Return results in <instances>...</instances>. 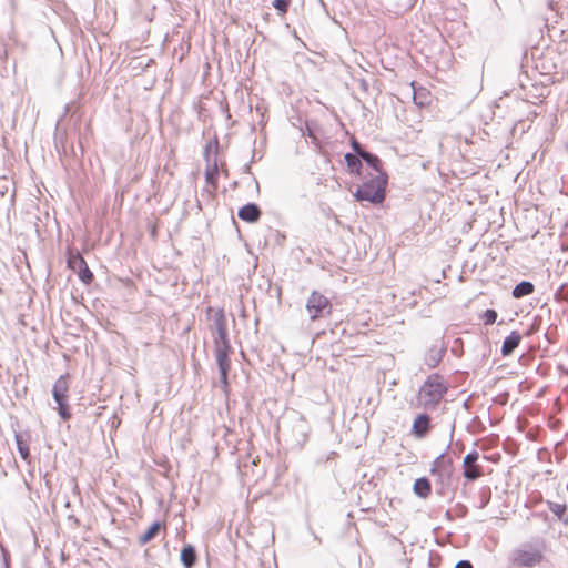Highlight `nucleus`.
Listing matches in <instances>:
<instances>
[{
    "label": "nucleus",
    "instance_id": "f257e3e1",
    "mask_svg": "<svg viewBox=\"0 0 568 568\" xmlns=\"http://www.w3.org/2000/svg\"><path fill=\"white\" fill-rule=\"evenodd\" d=\"M206 313L213 314V321L217 333V336L214 338L215 357L221 373V382L225 387H227V373L231 368V361L229 356L232 347L227 334L225 313L223 308L215 310L211 306L207 307Z\"/></svg>",
    "mask_w": 568,
    "mask_h": 568
},
{
    "label": "nucleus",
    "instance_id": "f03ea898",
    "mask_svg": "<svg viewBox=\"0 0 568 568\" xmlns=\"http://www.w3.org/2000/svg\"><path fill=\"white\" fill-rule=\"evenodd\" d=\"M545 560L544 544H521L508 556V565L511 568H537L540 567Z\"/></svg>",
    "mask_w": 568,
    "mask_h": 568
},
{
    "label": "nucleus",
    "instance_id": "7ed1b4c3",
    "mask_svg": "<svg viewBox=\"0 0 568 568\" xmlns=\"http://www.w3.org/2000/svg\"><path fill=\"white\" fill-rule=\"evenodd\" d=\"M388 184L387 173H379L366 180L354 193L357 201L369 202L372 204H381L386 197V187Z\"/></svg>",
    "mask_w": 568,
    "mask_h": 568
},
{
    "label": "nucleus",
    "instance_id": "20e7f679",
    "mask_svg": "<svg viewBox=\"0 0 568 568\" xmlns=\"http://www.w3.org/2000/svg\"><path fill=\"white\" fill-rule=\"evenodd\" d=\"M446 392L447 386L443 377L437 374L428 376L417 395L418 407L433 408L437 406Z\"/></svg>",
    "mask_w": 568,
    "mask_h": 568
},
{
    "label": "nucleus",
    "instance_id": "39448f33",
    "mask_svg": "<svg viewBox=\"0 0 568 568\" xmlns=\"http://www.w3.org/2000/svg\"><path fill=\"white\" fill-rule=\"evenodd\" d=\"M306 311L311 321H316L332 313V304L324 294L313 291L307 298Z\"/></svg>",
    "mask_w": 568,
    "mask_h": 568
},
{
    "label": "nucleus",
    "instance_id": "423d86ee",
    "mask_svg": "<svg viewBox=\"0 0 568 568\" xmlns=\"http://www.w3.org/2000/svg\"><path fill=\"white\" fill-rule=\"evenodd\" d=\"M68 267L71 268L73 272H75L79 276V278L84 284H91L93 281V273L90 271V268L87 265L85 260L82 257V255L78 251H69L68 252Z\"/></svg>",
    "mask_w": 568,
    "mask_h": 568
},
{
    "label": "nucleus",
    "instance_id": "0eeeda50",
    "mask_svg": "<svg viewBox=\"0 0 568 568\" xmlns=\"http://www.w3.org/2000/svg\"><path fill=\"white\" fill-rule=\"evenodd\" d=\"M479 459V453L476 450H473L468 453L463 460V468H464V477L469 480L474 481L480 478L484 475L481 465L478 464Z\"/></svg>",
    "mask_w": 568,
    "mask_h": 568
},
{
    "label": "nucleus",
    "instance_id": "6e6552de",
    "mask_svg": "<svg viewBox=\"0 0 568 568\" xmlns=\"http://www.w3.org/2000/svg\"><path fill=\"white\" fill-rule=\"evenodd\" d=\"M69 374L61 375L54 383L52 394L55 402L69 400Z\"/></svg>",
    "mask_w": 568,
    "mask_h": 568
},
{
    "label": "nucleus",
    "instance_id": "1a4fd4ad",
    "mask_svg": "<svg viewBox=\"0 0 568 568\" xmlns=\"http://www.w3.org/2000/svg\"><path fill=\"white\" fill-rule=\"evenodd\" d=\"M430 430V418L426 414L416 416L413 423L412 433L417 438H423Z\"/></svg>",
    "mask_w": 568,
    "mask_h": 568
},
{
    "label": "nucleus",
    "instance_id": "9d476101",
    "mask_svg": "<svg viewBox=\"0 0 568 568\" xmlns=\"http://www.w3.org/2000/svg\"><path fill=\"white\" fill-rule=\"evenodd\" d=\"M261 214L262 212L260 207L254 203L242 206L237 212L239 217L247 223L257 222L261 217Z\"/></svg>",
    "mask_w": 568,
    "mask_h": 568
},
{
    "label": "nucleus",
    "instance_id": "9b49d317",
    "mask_svg": "<svg viewBox=\"0 0 568 568\" xmlns=\"http://www.w3.org/2000/svg\"><path fill=\"white\" fill-rule=\"evenodd\" d=\"M521 342V334L517 331H513L504 341L501 346V354L504 356H509L515 348L518 347V345Z\"/></svg>",
    "mask_w": 568,
    "mask_h": 568
},
{
    "label": "nucleus",
    "instance_id": "f8f14e48",
    "mask_svg": "<svg viewBox=\"0 0 568 568\" xmlns=\"http://www.w3.org/2000/svg\"><path fill=\"white\" fill-rule=\"evenodd\" d=\"M16 443H17V448H18L20 456L24 460H28L30 457V437H29V435H24V434H20V433L16 434Z\"/></svg>",
    "mask_w": 568,
    "mask_h": 568
},
{
    "label": "nucleus",
    "instance_id": "ddd939ff",
    "mask_svg": "<svg viewBox=\"0 0 568 568\" xmlns=\"http://www.w3.org/2000/svg\"><path fill=\"white\" fill-rule=\"evenodd\" d=\"M161 528L165 529V523L161 524L159 521L153 523L142 535L139 536L140 545H145L150 542L153 538H155L161 530Z\"/></svg>",
    "mask_w": 568,
    "mask_h": 568
},
{
    "label": "nucleus",
    "instance_id": "4468645a",
    "mask_svg": "<svg viewBox=\"0 0 568 568\" xmlns=\"http://www.w3.org/2000/svg\"><path fill=\"white\" fill-rule=\"evenodd\" d=\"M413 489L417 496L426 498L432 493V485L427 478L422 477L415 480Z\"/></svg>",
    "mask_w": 568,
    "mask_h": 568
},
{
    "label": "nucleus",
    "instance_id": "2eb2a0df",
    "mask_svg": "<svg viewBox=\"0 0 568 568\" xmlns=\"http://www.w3.org/2000/svg\"><path fill=\"white\" fill-rule=\"evenodd\" d=\"M534 291H535V286L531 282L523 281L514 287L513 296L515 298H521L524 296L532 294Z\"/></svg>",
    "mask_w": 568,
    "mask_h": 568
},
{
    "label": "nucleus",
    "instance_id": "dca6fc26",
    "mask_svg": "<svg viewBox=\"0 0 568 568\" xmlns=\"http://www.w3.org/2000/svg\"><path fill=\"white\" fill-rule=\"evenodd\" d=\"M181 561L186 568H191L195 564L196 552L191 545L183 547L181 550Z\"/></svg>",
    "mask_w": 568,
    "mask_h": 568
},
{
    "label": "nucleus",
    "instance_id": "f3484780",
    "mask_svg": "<svg viewBox=\"0 0 568 568\" xmlns=\"http://www.w3.org/2000/svg\"><path fill=\"white\" fill-rule=\"evenodd\" d=\"M361 158L372 168L376 171L377 174L379 173H386L383 170V164L381 159L377 155H374L368 152L361 153Z\"/></svg>",
    "mask_w": 568,
    "mask_h": 568
},
{
    "label": "nucleus",
    "instance_id": "a211bd4d",
    "mask_svg": "<svg viewBox=\"0 0 568 568\" xmlns=\"http://www.w3.org/2000/svg\"><path fill=\"white\" fill-rule=\"evenodd\" d=\"M547 504L551 513L557 516L558 519L566 523L568 521V513L565 503L547 501Z\"/></svg>",
    "mask_w": 568,
    "mask_h": 568
},
{
    "label": "nucleus",
    "instance_id": "6ab92c4d",
    "mask_svg": "<svg viewBox=\"0 0 568 568\" xmlns=\"http://www.w3.org/2000/svg\"><path fill=\"white\" fill-rule=\"evenodd\" d=\"M345 162L347 164L349 173L359 175L362 162H361L358 155L347 153V154H345Z\"/></svg>",
    "mask_w": 568,
    "mask_h": 568
},
{
    "label": "nucleus",
    "instance_id": "aec40b11",
    "mask_svg": "<svg viewBox=\"0 0 568 568\" xmlns=\"http://www.w3.org/2000/svg\"><path fill=\"white\" fill-rule=\"evenodd\" d=\"M217 175L219 170L215 164L206 169L205 181L207 185L211 186L212 191H215L217 189Z\"/></svg>",
    "mask_w": 568,
    "mask_h": 568
},
{
    "label": "nucleus",
    "instance_id": "412c9836",
    "mask_svg": "<svg viewBox=\"0 0 568 568\" xmlns=\"http://www.w3.org/2000/svg\"><path fill=\"white\" fill-rule=\"evenodd\" d=\"M58 404V412L62 419L68 420L71 418V412L68 400L55 402Z\"/></svg>",
    "mask_w": 568,
    "mask_h": 568
},
{
    "label": "nucleus",
    "instance_id": "4be33fe9",
    "mask_svg": "<svg viewBox=\"0 0 568 568\" xmlns=\"http://www.w3.org/2000/svg\"><path fill=\"white\" fill-rule=\"evenodd\" d=\"M292 0H274V8L277 10L280 16H285L287 13L288 7Z\"/></svg>",
    "mask_w": 568,
    "mask_h": 568
},
{
    "label": "nucleus",
    "instance_id": "5701e85b",
    "mask_svg": "<svg viewBox=\"0 0 568 568\" xmlns=\"http://www.w3.org/2000/svg\"><path fill=\"white\" fill-rule=\"evenodd\" d=\"M497 317L498 314L495 310H486L481 315L485 325H493Z\"/></svg>",
    "mask_w": 568,
    "mask_h": 568
},
{
    "label": "nucleus",
    "instance_id": "b1692460",
    "mask_svg": "<svg viewBox=\"0 0 568 568\" xmlns=\"http://www.w3.org/2000/svg\"><path fill=\"white\" fill-rule=\"evenodd\" d=\"M352 146H353V150L356 152V155H358L359 158H361V153L366 152L365 150L362 149V146L359 145V143L356 140L352 141Z\"/></svg>",
    "mask_w": 568,
    "mask_h": 568
},
{
    "label": "nucleus",
    "instance_id": "393cba45",
    "mask_svg": "<svg viewBox=\"0 0 568 568\" xmlns=\"http://www.w3.org/2000/svg\"><path fill=\"white\" fill-rule=\"evenodd\" d=\"M455 568H473V565L467 560L458 561Z\"/></svg>",
    "mask_w": 568,
    "mask_h": 568
}]
</instances>
